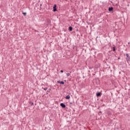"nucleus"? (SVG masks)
<instances>
[{
  "label": "nucleus",
  "instance_id": "11",
  "mask_svg": "<svg viewBox=\"0 0 130 130\" xmlns=\"http://www.w3.org/2000/svg\"><path fill=\"white\" fill-rule=\"evenodd\" d=\"M113 51H115V47H113Z\"/></svg>",
  "mask_w": 130,
  "mask_h": 130
},
{
  "label": "nucleus",
  "instance_id": "9",
  "mask_svg": "<svg viewBox=\"0 0 130 130\" xmlns=\"http://www.w3.org/2000/svg\"><path fill=\"white\" fill-rule=\"evenodd\" d=\"M22 14H23V15H24V16H26V15H27V13H26L25 12H23Z\"/></svg>",
  "mask_w": 130,
  "mask_h": 130
},
{
  "label": "nucleus",
  "instance_id": "12",
  "mask_svg": "<svg viewBox=\"0 0 130 130\" xmlns=\"http://www.w3.org/2000/svg\"><path fill=\"white\" fill-rule=\"evenodd\" d=\"M126 56L127 57H128V56H129V55H128V54H126Z\"/></svg>",
  "mask_w": 130,
  "mask_h": 130
},
{
  "label": "nucleus",
  "instance_id": "5",
  "mask_svg": "<svg viewBox=\"0 0 130 130\" xmlns=\"http://www.w3.org/2000/svg\"><path fill=\"white\" fill-rule=\"evenodd\" d=\"M96 96H97V97H100V96H101V93L100 92H98V93H96Z\"/></svg>",
  "mask_w": 130,
  "mask_h": 130
},
{
  "label": "nucleus",
  "instance_id": "14",
  "mask_svg": "<svg viewBox=\"0 0 130 130\" xmlns=\"http://www.w3.org/2000/svg\"><path fill=\"white\" fill-rule=\"evenodd\" d=\"M60 73H63V70H61L60 71Z\"/></svg>",
  "mask_w": 130,
  "mask_h": 130
},
{
  "label": "nucleus",
  "instance_id": "8",
  "mask_svg": "<svg viewBox=\"0 0 130 130\" xmlns=\"http://www.w3.org/2000/svg\"><path fill=\"white\" fill-rule=\"evenodd\" d=\"M66 75H67V77H70V76H71V73H68L66 74Z\"/></svg>",
  "mask_w": 130,
  "mask_h": 130
},
{
  "label": "nucleus",
  "instance_id": "7",
  "mask_svg": "<svg viewBox=\"0 0 130 130\" xmlns=\"http://www.w3.org/2000/svg\"><path fill=\"white\" fill-rule=\"evenodd\" d=\"M69 31H73V27L72 26L69 27Z\"/></svg>",
  "mask_w": 130,
  "mask_h": 130
},
{
  "label": "nucleus",
  "instance_id": "4",
  "mask_svg": "<svg viewBox=\"0 0 130 130\" xmlns=\"http://www.w3.org/2000/svg\"><path fill=\"white\" fill-rule=\"evenodd\" d=\"M109 12H112V11H113V7L109 8Z\"/></svg>",
  "mask_w": 130,
  "mask_h": 130
},
{
  "label": "nucleus",
  "instance_id": "6",
  "mask_svg": "<svg viewBox=\"0 0 130 130\" xmlns=\"http://www.w3.org/2000/svg\"><path fill=\"white\" fill-rule=\"evenodd\" d=\"M70 98H71V96H70V95H68L66 97V99H67L68 100H69V99H70Z\"/></svg>",
  "mask_w": 130,
  "mask_h": 130
},
{
  "label": "nucleus",
  "instance_id": "13",
  "mask_svg": "<svg viewBox=\"0 0 130 130\" xmlns=\"http://www.w3.org/2000/svg\"><path fill=\"white\" fill-rule=\"evenodd\" d=\"M31 106H33V105H34V103H31Z\"/></svg>",
  "mask_w": 130,
  "mask_h": 130
},
{
  "label": "nucleus",
  "instance_id": "10",
  "mask_svg": "<svg viewBox=\"0 0 130 130\" xmlns=\"http://www.w3.org/2000/svg\"><path fill=\"white\" fill-rule=\"evenodd\" d=\"M43 89H44V90H45V91H46V90H47V89H48V88L47 87H46V88H43Z\"/></svg>",
  "mask_w": 130,
  "mask_h": 130
},
{
  "label": "nucleus",
  "instance_id": "1",
  "mask_svg": "<svg viewBox=\"0 0 130 130\" xmlns=\"http://www.w3.org/2000/svg\"><path fill=\"white\" fill-rule=\"evenodd\" d=\"M57 82L58 83V84H61V85H64V82H63V81H57Z\"/></svg>",
  "mask_w": 130,
  "mask_h": 130
},
{
  "label": "nucleus",
  "instance_id": "2",
  "mask_svg": "<svg viewBox=\"0 0 130 130\" xmlns=\"http://www.w3.org/2000/svg\"><path fill=\"white\" fill-rule=\"evenodd\" d=\"M53 12H56V11H57L56 5H54V7H53Z\"/></svg>",
  "mask_w": 130,
  "mask_h": 130
},
{
  "label": "nucleus",
  "instance_id": "3",
  "mask_svg": "<svg viewBox=\"0 0 130 130\" xmlns=\"http://www.w3.org/2000/svg\"><path fill=\"white\" fill-rule=\"evenodd\" d=\"M60 106H61L62 108H66V105H64L63 103H61V104H60Z\"/></svg>",
  "mask_w": 130,
  "mask_h": 130
}]
</instances>
